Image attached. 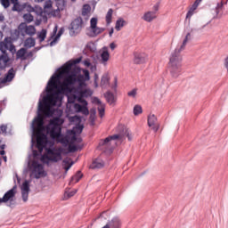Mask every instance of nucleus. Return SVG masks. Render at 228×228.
Returning <instances> with one entry per match:
<instances>
[{
	"instance_id": "c756f323",
	"label": "nucleus",
	"mask_w": 228,
	"mask_h": 228,
	"mask_svg": "<svg viewBox=\"0 0 228 228\" xmlns=\"http://www.w3.org/2000/svg\"><path fill=\"white\" fill-rule=\"evenodd\" d=\"M140 114H142V107L140 105L133 107V115L139 116Z\"/></svg>"
},
{
	"instance_id": "a878e982",
	"label": "nucleus",
	"mask_w": 228,
	"mask_h": 228,
	"mask_svg": "<svg viewBox=\"0 0 228 228\" xmlns=\"http://www.w3.org/2000/svg\"><path fill=\"white\" fill-rule=\"evenodd\" d=\"M54 4H57L58 11H63V7L66 6V1L64 0H54Z\"/></svg>"
},
{
	"instance_id": "4c0bfd02",
	"label": "nucleus",
	"mask_w": 228,
	"mask_h": 228,
	"mask_svg": "<svg viewBox=\"0 0 228 228\" xmlns=\"http://www.w3.org/2000/svg\"><path fill=\"white\" fill-rule=\"evenodd\" d=\"M0 130H1V133L5 134V131L8 130V126H5V125H1Z\"/></svg>"
},
{
	"instance_id": "a18cd8bd",
	"label": "nucleus",
	"mask_w": 228,
	"mask_h": 228,
	"mask_svg": "<svg viewBox=\"0 0 228 228\" xmlns=\"http://www.w3.org/2000/svg\"><path fill=\"white\" fill-rule=\"evenodd\" d=\"M4 154H5V151H0V155H1V156H4Z\"/></svg>"
},
{
	"instance_id": "49530a36",
	"label": "nucleus",
	"mask_w": 228,
	"mask_h": 228,
	"mask_svg": "<svg viewBox=\"0 0 228 228\" xmlns=\"http://www.w3.org/2000/svg\"><path fill=\"white\" fill-rule=\"evenodd\" d=\"M0 149L1 150H4L5 149V145H1Z\"/></svg>"
},
{
	"instance_id": "4468645a",
	"label": "nucleus",
	"mask_w": 228,
	"mask_h": 228,
	"mask_svg": "<svg viewBox=\"0 0 228 228\" xmlns=\"http://www.w3.org/2000/svg\"><path fill=\"white\" fill-rule=\"evenodd\" d=\"M94 104L98 105V117L102 118L105 116V104H102L98 98H94Z\"/></svg>"
},
{
	"instance_id": "412c9836",
	"label": "nucleus",
	"mask_w": 228,
	"mask_h": 228,
	"mask_svg": "<svg viewBox=\"0 0 228 228\" xmlns=\"http://www.w3.org/2000/svg\"><path fill=\"white\" fill-rule=\"evenodd\" d=\"M61 165L63 167V170H66V172H68V170H69L72 167V160L69 158L63 159Z\"/></svg>"
},
{
	"instance_id": "7ed1b4c3",
	"label": "nucleus",
	"mask_w": 228,
	"mask_h": 228,
	"mask_svg": "<svg viewBox=\"0 0 228 228\" xmlns=\"http://www.w3.org/2000/svg\"><path fill=\"white\" fill-rule=\"evenodd\" d=\"M119 131H121L119 134L110 135L107 138L101 140V142H98V146L101 147V150L105 152H112L114 147L117 146L116 141H121L124 138H128V141H131V132H129L128 129L124 126H119Z\"/></svg>"
},
{
	"instance_id": "f8f14e48",
	"label": "nucleus",
	"mask_w": 228,
	"mask_h": 228,
	"mask_svg": "<svg viewBox=\"0 0 228 228\" xmlns=\"http://www.w3.org/2000/svg\"><path fill=\"white\" fill-rule=\"evenodd\" d=\"M31 167H34V174L35 178L38 179L43 176L44 171H43V165L38 164V162H32Z\"/></svg>"
},
{
	"instance_id": "e433bc0d",
	"label": "nucleus",
	"mask_w": 228,
	"mask_h": 228,
	"mask_svg": "<svg viewBox=\"0 0 228 228\" xmlns=\"http://www.w3.org/2000/svg\"><path fill=\"white\" fill-rule=\"evenodd\" d=\"M44 9H45V10L52 9V1H46L45 5H44Z\"/></svg>"
},
{
	"instance_id": "6e6552de",
	"label": "nucleus",
	"mask_w": 228,
	"mask_h": 228,
	"mask_svg": "<svg viewBox=\"0 0 228 228\" xmlns=\"http://www.w3.org/2000/svg\"><path fill=\"white\" fill-rule=\"evenodd\" d=\"M18 31L22 37H33V35H36V28L31 25H27V23H20V26L18 27Z\"/></svg>"
},
{
	"instance_id": "393cba45",
	"label": "nucleus",
	"mask_w": 228,
	"mask_h": 228,
	"mask_svg": "<svg viewBox=\"0 0 228 228\" xmlns=\"http://www.w3.org/2000/svg\"><path fill=\"white\" fill-rule=\"evenodd\" d=\"M91 12V6L89 4L82 5V16L88 17Z\"/></svg>"
},
{
	"instance_id": "20e7f679",
	"label": "nucleus",
	"mask_w": 228,
	"mask_h": 228,
	"mask_svg": "<svg viewBox=\"0 0 228 228\" xmlns=\"http://www.w3.org/2000/svg\"><path fill=\"white\" fill-rule=\"evenodd\" d=\"M89 80H85L84 82H79L78 80H75V84L77 83V91L75 92V99H77L78 103H75L73 105V109L77 113H82V115H89V109H86V101L84 98L89 97L91 95L90 91L86 89H82V87L86 86V82Z\"/></svg>"
},
{
	"instance_id": "4be33fe9",
	"label": "nucleus",
	"mask_w": 228,
	"mask_h": 228,
	"mask_svg": "<svg viewBox=\"0 0 228 228\" xmlns=\"http://www.w3.org/2000/svg\"><path fill=\"white\" fill-rule=\"evenodd\" d=\"M36 45V40L32 37H28L26 40H24V47L27 49H30L31 47Z\"/></svg>"
},
{
	"instance_id": "2eb2a0df",
	"label": "nucleus",
	"mask_w": 228,
	"mask_h": 228,
	"mask_svg": "<svg viewBox=\"0 0 228 228\" xmlns=\"http://www.w3.org/2000/svg\"><path fill=\"white\" fill-rule=\"evenodd\" d=\"M103 228H121V220L118 217L112 218Z\"/></svg>"
},
{
	"instance_id": "f03ea898",
	"label": "nucleus",
	"mask_w": 228,
	"mask_h": 228,
	"mask_svg": "<svg viewBox=\"0 0 228 228\" xmlns=\"http://www.w3.org/2000/svg\"><path fill=\"white\" fill-rule=\"evenodd\" d=\"M188 40H183L181 45H178L177 48H175V51L170 53V62L167 63L170 67V76L173 78L179 77V75L182 74V51L186 48V44Z\"/></svg>"
},
{
	"instance_id": "5701e85b",
	"label": "nucleus",
	"mask_w": 228,
	"mask_h": 228,
	"mask_svg": "<svg viewBox=\"0 0 228 228\" xmlns=\"http://www.w3.org/2000/svg\"><path fill=\"white\" fill-rule=\"evenodd\" d=\"M110 60V53L108 50L104 49L103 52L101 53V61L105 64Z\"/></svg>"
},
{
	"instance_id": "cd10ccee",
	"label": "nucleus",
	"mask_w": 228,
	"mask_h": 228,
	"mask_svg": "<svg viewBox=\"0 0 228 228\" xmlns=\"http://www.w3.org/2000/svg\"><path fill=\"white\" fill-rule=\"evenodd\" d=\"M105 101H107L110 104L114 103V94L110 92L105 93Z\"/></svg>"
},
{
	"instance_id": "ddd939ff",
	"label": "nucleus",
	"mask_w": 228,
	"mask_h": 228,
	"mask_svg": "<svg viewBox=\"0 0 228 228\" xmlns=\"http://www.w3.org/2000/svg\"><path fill=\"white\" fill-rule=\"evenodd\" d=\"M147 62V54L145 53H135V57L133 58V63L137 65L143 64Z\"/></svg>"
},
{
	"instance_id": "de8ad7c7",
	"label": "nucleus",
	"mask_w": 228,
	"mask_h": 228,
	"mask_svg": "<svg viewBox=\"0 0 228 228\" xmlns=\"http://www.w3.org/2000/svg\"><path fill=\"white\" fill-rule=\"evenodd\" d=\"M109 34H110V36H112V31H110Z\"/></svg>"
},
{
	"instance_id": "39448f33",
	"label": "nucleus",
	"mask_w": 228,
	"mask_h": 228,
	"mask_svg": "<svg viewBox=\"0 0 228 228\" xmlns=\"http://www.w3.org/2000/svg\"><path fill=\"white\" fill-rule=\"evenodd\" d=\"M59 162L61 160V148H45V154L41 157V161Z\"/></svg>"
},
{
	"instance_id": "b1692460",
	"label": "nucleus",
	"mask_w": 228,
	"mask_h": 228,
	"mask_svg": "<svg viewBox=\"0 0 228 228\" xmlns=\"http://www.w3.org/2000/svg\"><path fill=\"white\" fill-rule=\"evenodd\" d=\"M125 25L126 21L124 20V19L117 20V22L115 24V29L117 31L121 30V28H124Z\"/></svg>"
},
{
	"instance_id": "1a4fd4ad",
	"label": "nucleus",
	"mask_w": 228,
	"mask_h": 228,
	"mask_svg": "<svg viewBox=\"0 0 228 228\" xmlns=\"http://www.w3.org/2000/svg\"><path fill=\"white\" fill-rule=\"evenodd\" d=\"M147 126H150L154 133L159 132L160 123H159V118H156V115L150 114V116H147Z\"/></svg>"
},
{
	"instance_id": "f257e3e1",
	"label": "nucleus",
	"mask_w": 228,
	"mask_h": 228,
	"mask_svg": "<svg viewBox=\"0 0 228 228\" xmlns=\"http://www.w3.org/2000/svg\"><path fill=\"white\" fill-rule=\"evenodd\" d=\"M81 61V57L70 61L59 69V74L52 76L50 81L47 82V96H60L70 93V86H75V81L80 83L89 81V70L79 68L72 69L73 65H77Z\"/></svg>"
},
{
	"instance_id": "0eeeda50",
	"label": "nucleus",
	"mask_w": 228,
	"mask_h": 228,
	"mask_svg": "<svg viewBox=\"0 0 228 228\" xmlns=\"http://www.w3.org/2000/svg\"><path fill=\"white\" fill-rule=\"evenodd\" d=\"M11 52V53H15V45L10 41L9 37L4 38V41L0 42V52L1 54H8L5 52Z\"/></svg>"
},
{
	"instance_id": "8fccbe9b",
	"label": "nucleus",
	"mask_w": 228,
	"mask_h": 228,
	"mask_svg": "<svg viewBox=\"0 0 228 228\" xmlns=\"http://www.w3.org/2000/svg\"><path fill=\"white\" fill-rule=\"evenodd\" d=\"M5 159H6V158H5V157H4V161H5Z\"/></svg>"
},
{
	"instance_id": "aec40b11",
	"label": "nucleus",
	"mask_w": 228,
	"mask_h": 228,
	"mask_svg": "<svg viewBox=\"0 0 228 228\" xmlns=\"http://www.w3.org/2000/svg\"><path fill=\"white\" fill-rule=\"evenodd\" d=\"M27 54V49L24 48H20V50H18V52L15 53L16 58H18V60H27V57H25V55Z\"/></svg>"
},
{
	"instance_id": "09e8293b",
	"label": "nucleus",
	"mask_w": 228,
	"mask_h": 228,
	"mask_svg": "<svg viewBox=\"0 0 228 228\" xmlns=\"http://www.w3.org/2000/svg\"><path fill=\"white\" fill-rule=\"evenodd\" d=\"M70 2H73V3H75V0H70Z\"/></svg>"
},
{
	"instance_id": "bb28decb",
	"label": "nucleus",
	"mask_w": 228,
	"mask_h": 228,
	"mask_svg": "<svg viewBox=\"0 0 228 228\" xmlns=\"http://www.w3.org/2000/svg\"><path fill=\"white\" fill-rule=\"evenodd\" d=\"M112 9H110L108 10V13L105 14V23H107L108 25H110V23H112Z\"/></svg>"
},
{
	"instance_id": "9b49d317",
	"label": "nucleus",
	"mask_w": 228,
	"mask_h": 228,
	"mask_svg": "<svg viewBox=\"0 0 228 228\" xmlns=\"http://www.w3.org/2000/svg\"><path fill=\"white\" fill-rule=\"evenodd\" d=\"M10 4H12V12H20L21 10L20 2L17 0H1V6H4V8L10 7Z\"/></svg>"
},
{
	"instance_id": "c03bdc74",
	"label": "nucleus",
	"mask_w": 228,
	"mask_h": 228,
	"mask_svg": "<svg viewBox=\"0 0 228 228\" xmlns=\"http://www.w3.org/2000/svg\"><path fill=\"white\" fill-rule=\"evenodd\" d=\"M45 0H34L36 3H43Z\"/></svg>"
},
{
	"instance_id": "a19ab883",
	"label": "nucleus",
	"mask_w": 228,
	"mask_h": 228,
	"mask_svg": "<svg viewBox=\"0 0 228 228\" xmlns=\"http://www.w3.org/2000/svg\"><path fill=\"white\" fill-rule=\"evenodd\" d=\"M117 48V45H114V43H110V50L114 51V49Z\"/></svg>"
},
{
	"instance_id": "72a5a7b5",
	"label": "nucleus",
	"mask_w": 228,
	"mask_h": 228,
	"mask_svg": "<svg viewBox=\"0 0 228 228\" xmlns=\"http://www.w3.org/2000/svg\"><path fill=\"white\" fill-rule=\"evenodd\" d=\"M82 63H84L85 67L90 68V69H92V71H94L95 69V66H92L91 62H89V60H85V61Z\"/></svg>"
},
{
	"instance_id": "c9c22d12",
	"label": "nucleus",
	"mask_w": 228,
	"mask_h": 228,
	"mask_svg": "<svg viewBox=\"0 0 228 228\" xmlns=\"http://www.w3.org/2000/svg\"><path fill=\"white\" fill-rule=\"evenodd\" d=\"M136 94H137V90L133 89L127 93V95H128V97L135 98Z\"/></svg>"
},
{
	"instance_id": "a211bd4d",
	"label": "nucleus",
	"mask_w": 228,
	"mask_h": 228,
	"mask_svg": "<svg viewBox=\"0 0 228 228\" xmlns=\"http://www.w3.org/2000/svg\"><path fill=\"white\" fill-rule=\"evenodd\" d=\"M28 200V182L22 183V201L27 202Z\"/></svg>"
},
{
	"instance_id": "c85d7f7f",
	"label": "nucleus",
	"mask_w": 228,
	"mask_h": 228,
	"mask_svg": "<svg viewBox=\"0 0 228 228\" xmlns=\"http://www.w3.org/2000/svg\"><path fill=\"white\" fill-rule=\"evenodd\" d=\"M81 178H82V174L77 172V174H75V175L70 178V182L73 183H77V182H79V179Z\"/></svg>"
},
{
	"instance_id": "dca6fc26",
	"label": "nucleus",
	"mask_w": 228,
	"mask_h": 228,
	"mask_svg": "<svg viewBox=\"0 0 228 228\" xmlns=\"http://www.w3.org/2000/svg\"><path fill=\"white\" fill-rule=\"evenodd\" d=\"M103 167H105V162L102 161L101 158H98L96 159H94V161L92 162V166H90L89 168L101 169Z\"/></svg>"
},
{
	"instance_id": "37998d69",
	"label": "nucleus",
	"mask_w": 228,
	"mask_h": 228,
	"mask_svg": "<svg viewBox=\"0 0 228 228\" xmlns=\"http://www.w3.org/2000/svg\"><path fill=\"white\" fill-rule=\"evenodd\" d=\"M154 11L158 12L159 11V5H154Z\"/></svg>"
},
{
	"instance_id": "2f4dec72",
	"label": "nucleus",
	"mask_w": 228,
	"mask_h": 228,
	"mask_svg": "<svg viewBox=\"0 0 228 228\" xmlns=\"http://www.w3.org/2000/svg\"><path fill=\"white\" fill-rule=\"evenodd\" d=\"M22 18L27 23H31L33 21V16L29 13L24 14Z\"/></svg>"
},
{
	"instance_id": "f3484780",
	"label": "nucleus",
	"mask_w": 228,
	"mask_h": 228,
	"mask_svg": "<svg viewBox=\"0 0 228 228\" xmlns=\"http://www.w3.org/2000/svg\"><path fill=\"white\" fill-rule=\"evenodd\" d=\"M201 2L202 0H196V2H193V5H191L189 12H186V19H191V17L193 16L195 10L198 9V5H200V3Z\"/></svg>"
},
{
	"instance_id": "79ce46f5",
	"label": "nucleus",
	"mask_w": 228,
	"mask_h": 228,
	"mask_svg": "<svg viewBox=\"0 0 228 228\" xmlns=\"http://www.w3.org/2000/svg\"><path fill=\"white\" fill-rule=\"evenodd\" d=\"M62 34H63V28L59 29V32L57 33V37H61Z\"/></svg>"
},
{
	"instance_id": "58836bf2",
	"label": "nucleus",
	"mask_w": 228,
	"mask_h": 228,
	"mask_svg": "<svg viewBox=\"0 0 228 228\" xmlns=\"http://www.w3.org/2000/svg\"><path fill=\"white\" fill-rule=\"evenodd\" d=\"M222 7H223V3L216 4V14H218V12H220Z\"/></svg>"
},
{
	"instance_id": "9d476101",
	"label": "nucleus",
	"mask_w": 228,
	"mask_h": 228,
	"mask_svg": "<svg viewBox=\"0 0 228 228\" xmlns=\"http://www.w3.org/2000/svg\"><path fill=\"white\" fill-rule=\"evenodd\" d=\"M97 23L98 20L95 18H92V20H89V28H92V34L94 35V37L101 35L102 32L105 31V28L96 27L95 25H97Z\"/></svg>"
},
{
	"instance_id": "473e14b6",
	"label": "nucleus",
	"mask_w": 228,
	"mask_h": 228,
	"mask_svg": "<svg viewBox=\"0 0 228 228\" xmlns=\"http://www.w3.org/2000/svg\"><path fill=\"white\" fill-rule=\"evenodd\" d=\"M108 84H109L108 76L105 75V76L102 77H101V86H108Z\"/></svg>"
},
{
	"instance_id": "ea45409f",
	"label": "nucleus",
	"mask_w": 228,
	"mask_h": 228,
	"mask_svg": "<svg viewBox=\"0 0 228 228\" xmlns=\"http://www.w3.org/2000/svg\"><path fill=\"white\" fill-rule=\"evenodd\" d=\"M224 67H225V70L228 71V57H225V60L224 61Z\"/></svg>"
},
{
	"instance_id": "423d86ee",
	"label": "nucleus",
	"mask_w": 228,
	"mask_h": 228,
	"mask_svg": "<svg viewBox=\"0 0 228 228\" xmlns=\"http://www.w3.org/2000/svg\"><path fill=\"white\" fill-rule=\"evenodd\" d=\"M82 28H85V20L80 17L75 18L69 26V35L70 37H77L82 32Z\"/></svg>"
},
{
	"instance_id": "6ab92c4d",
	"label": "nucleus",
	"mask_w": 228,
	"mask_h": 228,
	"mask_svg": "<svg viewBox=\"0 0 228 228\" xmlns=\"http://www.w3.org/2000/svg\"><path fill=\"white\" fill-rule=\"evenodd\" d=\"M155 19L156 12H144V15H142V20H144V22H151Z\"/></svg>"
},
{
	"instance_id": "f704fd0d",
	"label": "nucleus",
	"mask_w": 228,
	"mask_h": 228,
	"mask_svg": "<svg viewBox=\"0 0 228 228\" xmlns=\"http://www.w3.org/2000/svg\"><path fill=\"white\" fill-rule=\"evenodd\" d=\"M75 193H77V191L73 190L66 192V199H70L72 196H75Z\"/></svg>"
},
{
	"instance_id": "7c9ffc66",
	"label": "nucleus",
	"mask_w": 228,
	"mask_h": 228,
	"mask_svg": "<svg viewBox=\"0 0 228 228\" xmlns=\"http://www.w3.org/2000/svg\"><path fill=\"white\" fill-rule=\"evenodd\" d=\"M47 35V31L43 29L41 30V32L38 33V39L39 42L43 43V41H45V37H46Z\"/></svg>"
}]
</instances>
